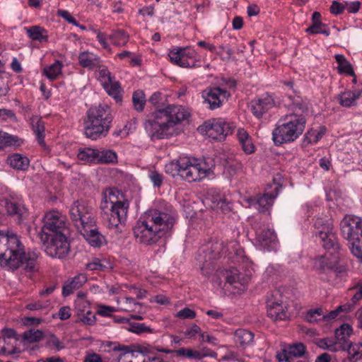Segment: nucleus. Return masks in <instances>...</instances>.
<instances>
[{
	"instance_id": "41",
	"label": "nucleus",
	"mask_w": 362,
	"mask_h": 362,
	"mask_svg": "<svg viewBox=\"0 0 362 362\" xmlns=\"http://www.w3.org/2000/svg\"><path fill=\"white\" fill-rule=\"evenodd\" d=\"M315 344L322 349H327L334 352L339 351L335 341L329 338L317 339Z\"/></svg>"
},
{
	"instance_id": "15",
	"label": "nucleus",
	"mask_w": 362,
	"mask_h": 362,
	"mask_svg": "<svg viewBox=\"0 0 362 362\" xmlns=\"http://www.w3.org/2000/svg\"><path fill=\"white\" fill-rule=\"evenodd\" d=\"M77 229L86 241L93 247H100L105 240V237L99 232L96 226V219L93 223H86Z\"/></svg>"
},
{
	"instance_id": "44",
	"label": "nucleus",
	"mask_w": 362,
	"mask_h": 362,
	"mask_svg": "<svg viewBox=\"0 0 362 362\" xmlns=\"http://www.w3.org/2000/svg\"><path fill=\"white\" fill-rule=\"evenodd\" d=\"M321 15L319 12H314L312 16L313 24L306 29V32L310 34L320 33V29L324 25L320 21Z\"/></svg>"
},
{
	"instance_id": "35",
	"label": "nucleus",
	"mask_w": 362,
	"mask_h": 362,
	"mask_svg": "<svg viewBox=\"0 0 362 362\" xmlns=\"http://www.w3.org/2000/svg\"><path fill=\"white\" fill-rule=\"evenodd\" d=\"M77 156L81 160L87 163H97V158H98V149L91 148L79 149Z\"/></svg>"
},
{
	"instance_id": "14",
	"label": "nucleus",
	"mask_w": 362,
	"mask_h": 362,
	"mask_svg": "<svg viewBox=\"0 0 362 362\" xmlns=\"http://www.w3.org/2000/svg\"><path fill=\"white\" fill-rule=\"evenodd\" d=\"M202 95L204 103L209 104L211 110H215L221 107L222 104L221 97L227 98L230 96V93L219 87H209L202 91Z\"/></svg>"
},
{
	"instance_id": "48",
	"label": "nucleus",
	"mask_w": 362,
	"mask_h": 362,
	"mask_svg": "<svg viewBox=\"0 0 362 362\" xmlns=\"http://www.w3.org/2000/svg\"><path fill=\"white\" fill-rule=\"evenodd\" d=\"M324 134L325 129L320 132L311 129L305 134V140H307L308 143L310 144L317 143Z\"/></svg>"
},
{
	"instance_id": "46",
	"label": "nucleus",
	"mask_w": 362,
	"mask_h": 362,
	"mask_svg": "<svg viewBox=\"0 0 362 362\" xmlns=\"http://www.w3.org/2000/svg\"><path fill=\"white\" fill-rule=\"evenodd\" d=\"M129 327L127 328L129 331L136 333V334H141L144 332H148V333H152L153 329L146 326L143 323H138V322H129Z\"/></svg>"
},
{
	"instance_id": "13",
	"label": "nucleus",
	"mask_w": 362,
	"mask_h": 362,
	"mask_svg": "<svg viewBox=\"0 0 362 362\" xmlns=\"http://www.w3.org/2000/svg\"><path fill=\"white\" fill-rule=\"evenodd\" d=\"M279 291L274 292L267 300L268 316L274 321L284 320L288 318L287 306L282 300Z\"/></svg>"
},
{
	"instance_id": "36",
	"label": "nucleus",
	"mask_w": 362,
	"mask_h": 362,
	"mask_svg": "<svg viewBox=\"0 0 362 362\" xmlns=\"http://www.w3.org/2000/svg\"><path fill=\"white\" fill-rule=\"evenodd\" d=\"M235 342L244 346L252 342L254 334L245 329H239L235 332Z\"/></svg>"
},
{
	"instance_id": "9",
	"label": "nucleus",
	"mask_w": 362,
	"mask_h": 362,
	"mask_svg": "<svg viewBox=\"0 0 362 362\" xmlns=\"http://www.w3.org/2000/svg\"><path fill=\"white\" fill-rule=\"evenodd\" d=\"M233 125L221 119H213L199 126L198 130L204 135L216 141H223L232 134Z\"/></svg>"
},
{
	"instance_id": "3",
	"label": "nucleus",
	"mask_w": 362,
	"mask_h": 362,
	"mask_svg": "<svg viewBox=\"0 0 362 362\" xmlns=\"http://www.w3.org/2000/svg\"><path fill=\"white\" fill-rule=\"evenodd\" d=\"M175 219L165 212L150 210L137 221L133 228L136 240L142 244L152 245L167 235L173 227Z\"/></svg>"
},
{
	"instance_id": "5",
	"label": "nucleus",
	"mask_w": 362,
	"mask_h": 362,
	"mask_svg": "<svg viewBox=\"0 0 362 362\" xmlns=\"http://www.w3.org/2000/svg\"><path fill=\"white\" fill-rule=\"evenodd\" d=\"M112 122V116L107 105L92 107L88 110L87 119L84 121V134L93 140L105 136Z\"/></svg>"
},
{
	"instance_id": "31",
	"label": "nucleus",
	"mask_w": 362,
	"mask_h": 362,
	"mask_svg": "<svg viewBox=\"0 0 362 362\" xmlns=\"http://www.w3.org/2000/svg\"><path fill=\"white\" fill-rule=\"evenodd\" d=\"M185 48L178 49L177 51H170L168 56L170 61L181 67H194V62H187L185 58Z\"/></svg>"
},
{
	"instance_id": "61",
	"label": "nucleus",
	"mask_w": 362,
	"mask_h": 362,
	"mask_svg": "<svg viewBox=\"0 0 362 362\" xmlns=\"http://www.w3.org/2000/svg\"><path fill=\"white\" fill-rule=\"evenodd\" d=\"M200 331V327L196 324H194L190 328L187 329L185 332V335L188 338H191L194 337L196 334L199 333Z\"/></svg>"
},
{
	"instance_id": "2",
	"label": "nucleus",
	"mask_w": 362,
	"mask_h": 362,
	"mask_svg": "<svg viewBox=\"0 0 362 362\" xmlns=\"http://www.w3.org/2000/svg\"><path fill=\"white\" fill-rule=\"evenodd\" d=\"M160 92H156L150 97L148 101L157 108V110L152 114L153 119H149L145 122V128L151 136L157 139L168 136L170 127H174L189 117V114L182 106L168 105L163 108V104L160 105Z\"/></svg>"
},
{
	"instance_id": "22",
	"label": "nucleus",
	"mask_w": 362,
	"mask_h": 362,
	"mask_svg": "<svg viewBox=\"0 0 362 362\" xmlns=\"http://www.w3.org/2000/svg\"><path fill=\"white\" fill-rule=\"evenodd\" d=\"M0 204L5 208L8 215L16 216L18 222L22 221L23 216L26 212V209L23 205L7 199L1 200Z\"/></svg>"
},
{
	"instance_id": "37",
	"label": "nucleus",
	"mask_w": 362,
	"mask_h": 362,
	"mask_svg": "<svg viewBox=\"0 0 362 362\" xmlns=\"http://www.w3.org/2000/svg\"><path fill=\"white\" fill-rule=\"evenodd\" d=\"M314 267L319 274H331L333 262H329L325 257L321 256L315 261Z\"/></svg>"
},
{
	"instance_id": "8",
	"label": "nucleus",
	"mask_w": 362,
	"mask_h": 362,
	"mask_svg": "<svg viewBox=\"0 0 362 362\" xmlns=\"http://www.w3.org/2000/svg\"><path fill=\"white\" fill-rule=\"evenodd\" d=\"M305 127L304 117H295L294 119L275 128L272 132V139L275 145L295 141L302 134Z\"/></svg>"
},
{
	"instance_id": "51",
	"label": "nucleus",
	"mask_w": 362,
	"mask_h": 362,
	"mask_svg": "<svg viewBox=\"0 0 362 362\" xmlns=\"http://www.w3.org/2000/svg\"><path fill=\"white\" fill-rule=\"evenodd\" d=\"M96 320V317L94 315H93L92 312L87 311L86 314L85 315H83L82 317H78L77 321H80L83 322L85 325H92L95 323Z\"/></svg>"
},
{
	"instance_id": "60",
	"label": "nucleus",
	"mask_w": 362,
	"mask_h": 362,
	"mask_svg": "<svg viewBox=\"0 0 362 362\" xmlns=\"http://www.w3.org/2000/svg\"><path fill=\"white\" fill-rule=\"evenodd\" d=\"M237 136L240 144L246 140L251 139L248 133L244 129H239L238 130Z\"/></svg>"
},
{
	"instance_id": "40",
	"label": "nucleus",
	"mask_w": 362,
	"mask_h": 362,
	"mask_svg": "<svg viewBox=\"0 0 362 362\" xmlns=\"http://www.w3.org/2000/svg\"><path fill=\"white\" fill-rule=\"evenodd\" d=\"M62 64L59 61H57L50 66L45 68L43 71L44 74L50 80L53 81L57 78L61 73Z\"/></svg>"
},
{
	"instance_id": "7",
	"label": "nucleus",
	"mask_w": 362,
	"mask_h": 362,
	"mask_svg": "<svg viewBox=\"0 0 362 362\" xmlns=\"http://www.w3.org/2000/svg\"><path fill=\"white\" fill-rule=\"evenodd\" d=\"M341 235L349 245L355 257L362 262V220L354 216H346L340 223Z\"/></svg>"
},
{
	"instance_id": "26",
	"label": "nucleus",
	"mask_w": 362,
	"mask_h": 362,
	"mask_svg": "<svg viewBox=\"0 0 362 362\" xmlns=\"http://www.w3.org/2000/svg\"><path fill=\"white\" fill-rule=\"evenodd\" d=\"M362 95V90H349L338 95L341 105L349 107L356 104V100Z\"/></svg>"
},
{
	"instance_id": "24",
	"label": "nucleus",
	"mask_w": 362,
	"mask_h": 362,
	"mask_svg": "<svg viewBox=\"0 0 362 362\" xmlns=\"http://www.w3.org/2000/svg\"><path fill=\"white\" fill-rule=\"evenodd\" d=\"M87 281L84 274H78L73 278L70 281L64 284L62 288V295L64 297L69 296L74 291L78 289Z\"/></svg>"
},
{
	"instance_id": "30",
	"label": "nucleus",
	"mask_w": 362,
	"mask_h": 362,
	"mask_svg": "<svg viewBox=\"0 0 362 362\" xmlns=\"http://www.w3.org/2000/svg\"><path fill=\"white\" fill-rule=\"evenodd\" d=\"M25 29L31 40L39 42H48L47 31L44 28L40 25H33Z\"/></svg>"
},
{
	"instance_id": "21",
	"label": "nucleus",
	"mask_w": 362,
	"mask_h": 362,
	"mask_svg": "<svg viewBox=\"0 0 362 362\" xmlns=\"http://www.w3.org/2000/svg\"><path fill=\"white\" fill-rule=\"evenodd\" d=\"M257 241L262 247L272 250L276 245L277 237L274 230L264 229L257 233Z\"/></svg>"
},
{
	"instance_id": "55",
	"label": "nucleus",
	"mask_w": 362,
	"mask_h": 362,
	"mask_svg": "<svg viewBox=\"0 0 362 362\" xmlns=\"http://www.w3.org/2000/svg\"><path fill=\"white\" fill-rule=\"evenodd\" d=\"M242 149L247 154H251L255 151V146L252 142V139L246 140L241 144Z\"/></svg>"
},
{
	"instance_id": "27",
	"label": "nucleus",
	"mask_w": 362,
	"mask_h": 362,
	"mask_svg": "<svg viewBox=\"0 0 362 362\" xmlns=\"http://www.w3.org/2000/svg\"><path fill=\"white\" fill-rule=\"evenodd\" d=\"M347 358L343 362H357L362 359V342L349 343L346 347Z\"/></svg>"
},
{
	"instance_id": "57",
	"label": "nucleus",
	"mask_w": 362,
	"mask_h": 362,
	"mask_svg": "<svg viewBox=\"0 0 362 362\" xmlns=\"http://www.w3.org/2000/svg\"><path fill=\"white\" fill-rule=\"evenodd\" d=\"M276 358L279 362H291V356L287 351V347L284 348L281 353L277 354Z\"/></svg>"
},
{
	"instance_id": "34",
	"label": "nucleus",
	"mask_w": 362,
	"mask_h": 362,
	"mask_svg": "<svg viewBox=\"0 0 362 362\" xmlns=\"http://www.w3.org/2000/svg\"><path fill=\"white\" fill-rule=\"evenodd\" d=\"M103 86L108 95L112 96L116 102H121V87L118 82H113L112 77L109 76L108 82H105Z\"/></svg>"
},
{
	"instance_id": "58",
	"label": "nucleus",
	"mask_w": 362,
	"mask_h": 362,
	"mask_svg": "<svg viewBox=\"0 0 362 362\" xmlns=\"http://www.w3.org/2000/svg\"><path fill=\"white\" fill-rule=\"evenodd\" d=\"M151 181L153 182V185L156 187H160L163 182V176L160 173L156 171H153L151 173L150 175Z\"/></svg>"
},
{
	"instance_id": "28",
	"label": "nucleus",
	"mask_w": 362,
	"mask_h": 362,
	"mask_svg": "<svg viewBox=\"0 0 362 362\" xmlns=\"http://www.w3.org/2000/svg\"><path fill=\"white\" fill-rule=\"evenodd\" d=\"M275 197L276 195H274L273 194H264L262 196H259L257 198L251 199L250 203L252 205H257L258 211L262 213L268 210V209L272 205Z\"/></svg>"
},
{
	"instance_id": "38",
	"label": "nucleus",
	"mask_w": 362,
	"mask_h": 362,
	"mask_svg": "<svg viewBox=\"0 0 362 362\" xmlns=\"http://www.w3.org/2000/svg\"><path fill=\"white\" fill-rule=\"evenodd\" d=\"M117 161V156L115 152L111 150H98V158L97 163H115Z\"/></svg>"
},
{
	"instance_id": "39",
	"label": "nucleus",
	"mask_w": 362,
	"mask_h": 362,
	"mask_svg": "<svg viewBox=\"0 0 362 362\" xmlns=\"http://www.w3.org/2000/svg\"><path fill=\"white\" fill-rule=\"evenodd\" d=\"M145 94L141 90L134 92L132 95V102L136 111L141 112L146 104Z\"/></svg>"
},
{
	"instance_id": "32",
	"label": "nucleus",
	"mask_w": 362,
	"mask_h": 362,
	"mask_svg": "<svg viewBox=\"0 0 362 362\" xmlns=\"http://www.w3.org/2000/svg\"><path fill=\"white\" fill-rule=\"evenodd\" d=\"M78 59L80 65L86 68L93 69L100 64V59L89 52L81 53Z\"/></svg>"
},
{
	"instance_id": "50",
	"label": "nucleus",
	"mask_w": 362,
	"mask_h": 362,
	"mask_svg": "<svg viewBox=\"0 0 362 362\" xmlns=\"http://www.w3.org/2000/svg\"><path fill=\"white\" fill-rule=\"evenodd\" d=\"M176 317L180 319H194L196 317V313L188 308H185L177 313Z\"/></svg>"
},
{
	"instance_id": "53",
	"label": "nucleus",
	"mask_w": 362,
	"mask_h": 362,
	"mask_svg": "<svg viewBox=\"0 0 362 362\" xmlns=\"http://www.w3.org/2000/svg\"><path fill=\"white\" fill-rule=\"evenodd\" d=\"M57 15L64 18L69 23H71L76 26L78 25V23L76 21V20L67 11L58 10Z\"/></svg>"
},
{
	"instance_id": "42",
	"label": "nucleus",
	"mask_w": 362,
	"mask_h": 362,
	"mask_svg": "<svg viewBox=\"0 0 362 362\" xmlns=\"http://www.w3.org/2000/svg\"><path fill=\"white\" fill-rule=\"evenodd\" d=\"M109 38L115 45L124 46L128 42L129 35L122 30H117L114 32L113 34L110 35Z\"/></svg>"
},
{
	"instance_id": "18",
	"label": "nucleus",
	"mask_w": 362,
	"mask_h": 362,
	"mask_svg": "<svg viewBox=\"0 0 362 362\" xmlns=\"http://www.w3.org/2000/svg\"><path fill=\"white\" fill-rule=\"evenodd\" d=\"M220 274L225 278L226 284L233 286L238 290H244L249 279L248 277L240 274L236 268L221 271Z\"/></svg>"
},
{
	"instance_id": "59",
	"label": "nucleus",
	"mask_w": 362,
	"mask_h": 362,
	"mask_svg": "<svg viewBox=\"0 0 362 362\" xmlns=\"http://www.w3.org/2000/svg\"><path fill=\"white\" fill-rule=\"evenodd\" d=\"M71 309L69 306L62 307L59 310V317L60 320H65L71 317Z\"/></svg>"
},
{
	"instance_id": "12",
	"label": "nucleus",
	"mask_w": 362,
	"mask_h": 362,
	"mask_svg": "<svg viewBox=\"0 0 362 362\" xmlns=\"http://www.w3.org/2000/svg\"><path fill=\"white\" fill-rule=\"evenodd\" d=\"M314 228L315 233L320 238L325 249L334 250L339 249L337 238L332 233V225L330 223L325 222L322 218H317L315 221Z\"/></svg>"
},
{
	"instance_id": "49",
	"label": "nucleus",
	"mask_w": 362,
	"mask_h": 362,
	"mask_svg": "<svg viewBox=\"0 0 362 362\" xmlns=\"http://www.w3.org/2000/svg\"><path fill=\"white\" fill-rule=\"evenodd\" d=\"M321 315H323V311L322 308H319L308 310L305 319L308 322L313 323L317 322V317H320Z\"/></svg>"
},
{
	"instance_id": "62",
	"label": "nucleus",
	"mask_w": 362,
	"mask_h": 362,
	"mask_svg": "<svg viewBox=\"0 0 362 362\" xmlns=\"http://www.w3.org/2000/svg\"><path fill=\"white\" fill-rule=\"evenodd\" d=\"M200 354V359H202L204 357H211V358H216L217 357V353L208 349V348H203L201 351H199Z\"/></svg>"
},
{
	"instance_id": "19",
	"label": "nucleus",
	"mask_w": 362,
	"mask_h": 362,
	"mask_svg": "<svg viewBox=\"0 0 362 362\" xmlns=\"http://www.w3.org/2000/svg\"><path fill=\"white\" fill-rule=\"evenodd\" d=\"M273 98L266 95L262 98L253 100L251 103V110L252 114L257 118L261 117L264 113L268 111L274 105Z\"/></svg>"
},
{
	"instance_id": "6",
	"label": "nucleus",
	"mask_w": 362,
	"mask_h": 362,
	"mask_svg": "<svg viewBox=\"0 0 362 362\" xmlns=\"http://www.w3.org/2000/svg\"><path fill=\"white\" fill-rule=\"evenodd\" d=\"M209 170V168L203 167L202 163H192L189 158H186L173 160L165 166L166 173L173 177L179 175L189 182L205 177Z\"/></svg>"
},
{
	"instance_id": "23",
	"label": "nucleus",
	"mask_w": 362,
	"mask_h": 362,
	"mask_svg": "<svg viewBox=\"0 0 362 362\" xmlns=\"http://www.w3.org/2000/svg\"><path fill=\"white\" fill-rule=\"evenodd\" d=\"M107 346L113 351H120L117 356V362H132L131 358L134 356V351L130 346L126 345L116 344L113 342H107Z\"/></svg>"
},
{
	"instance_id": "52",
	"label": "nucleus",
	"mask_w": 362,
	"mask_h": 362,
	"mask_svg": "<svg viewBox=\"0 0 362 362\" xmlns=\"http://www.w3.org/2000/svg\"><path fill=\"white\" fill-rule=\"evenodd\" d=\"M344 10L345 6L342 4L337 1H332V5L329 8L330 12L334 15L341 14L344 11Z\"/></svg>"
},
{
	"instance_id": "1",
	"label": "nucleus",
	"mask_w": 362,
	"mask_h": 362,
	"mask_svg": "<svg viewBox=\"0 0 362 362\" xmlns=\"http://www.w3.org/2000/svg\"><path fill=\"white\" fill-rule=\"evenodd\" d=\"M40 253L25 252L24 245L12 230H0V264L13 270L23 267L26 272L38 271L37 259Z\"/></svg>"
},
{
	"instance_id": "33",
	"label": "nucleus",
	"mask_w": 362,
	"mask_h": 362,
	"mask_svg": "<svg viewBox=\"0 0 362 362\" xmlns=\"http://www.w3.org/2000/svg\"><path fill=\"white\" fill-rule=\"evenodd\" d=\"M337 63L338 64V72L340 74H347L351 76H355V73L353 70L351 63L342 54H336L334 56Z\"/></svg>"
},
{
	"instance_id": "4",
	"label": "nucleus",
	"mask_w": 362,
	"mask_h": 362,
	"mask_svg": "<svg viewBox=\"0 0 362 362\" xmlns=\"http://www.w3.org/2000/svg\"><path fill=\"white\" fill-rule=\"evenodd\" d=\"M45 218V223L39 233L41 242L45 247V252L52 257L64 258L70 249L65 222L54 212L47 213Z\"/></svg>"
},
{
	"instance_id": "47",
	"label": "nucleus",
	"mask_w": 362,
	"mask_h": 362,
	"mask_svg": "<svg viewBox=\"0 0 362 362\" xmlns=\"http://www.w3.org/2000/svg\"><path fill=\"white\" fill-rule=\"evenodd\" d=\"M177 355L185 356L189 358L200 359V354L199 351L192 350L191 349L181 348L175 350Z\"/></svg>"
},
{
	"instance_id": "64",
	"label": "nucleus",
	"mask_w": 362,
	"mask_h": 362,
	"mask_svg": "<svg viewBox=\"0 0 362 362\" xmlns=\"http://www.w3.org/2000/svg\"><path fill=\"white\" fill-rule=\"evenodd\" d=\"M42 320L41 318H37L33 317H27L23 319V323L25 325H37L41 323Z\"/></svg>"
},
{
	"instance_id": "20",
	"label": "nucleus",
	"mask_w": 362,
	"mask_h": 362,
	"mask_svg": "<svg viewBox=\"0 0 362 362\" xmlns=\"http://www.w3.org/2000/svg\"><path fill=\"white\" fill-rule=\"evenodd\" d=\"M352 327L349 324L344 323L335 329V343L339 349L345 351L346 346L351 343L349 338L352 334Z\"/></svg>"
},
{
	"instance_id": "63",
	"label": "nucleus",
	"mask_w": 362,
	"mask_h": 362,
	"mask_svg": "<svg viewBox=\"0 0 362 362\" xmlns=\"http://www.w3.org/2000/svg\"><path fill=\"white\" fill-rule=\"evenodd\" d=\"M47 307L46 303H43L40 301L29 303L26 305V308L30 310H42Z\"/></svg>"
},
{
	"instance_id": "43",
	"label": "nucleus",
	"mask_w": 362,
	"mask_h": 362,
	"mask_svg": "<svg viewBox=\"0 0 362 362\" xmlns=\"http://www.w3.org/2000/svg\"><path fill=\"white\" fill-rule=\"evenodd\" d=\"M287 351L292 357H302L306 351V347L303 343L289 344L287 346Z\"/></svg>"
},
{
	"instance_id": "11",
	"label": "nucleus",
	"mask_w": 362,
	"mask_h": 362,
	"mask_svg": "<svg viewBox=\"0 0 362 362\" xmlns=\"http://www.w3.org/2000/svg\"><path fill=\"white\" fill-rule=\"evenodd\" d=\"M69 215L77 228L88 223H93L96 219L93 213V208L82 200L74 202L70 208Z\"/></svg>"
},
{
	"instance_id": "16",
	"label": "nucleus",
	"mask_w": 362,
	"mask_h": 362,
	"mask_svg": "<svg viewBox=\"0 0 362 362\" xmlns=\"http://www.w3.org/2000/svg\"><path fill=\"white\" fill-rule=\"evenodd\" d=\"M222 251L221 244L218 243L212 244L210 248L207 247L202 250V252L206 254L203 257L204 259H200V262H202L201 270L204 275H209L211 271L213 270V260L218 258Z\"/></svg>"
},
{
	"instance_id": "45",
	"label": "nucleus",
	"mask_w": 362,
	"mask_h": 362,
	"mask_svg": "<svg viewBox=\"0 0 362 362\" xmlns=\"http://www.w3.org/2000/svg\"><path fill=\"white\" fill-rule=\"evenodd\" d=\"M43 337V332L39 329H30L25 332L23 334V339L30 343L37 342Z\"/></svg>"
},
{
	"instance_id": "25",
	"label": "nucleus",
	"mask_w": 362,
	"mask_h": 362,
	"mask_svg": "<svg viewBox=\"0 0 362 362\" xmlns=\"http://www.w3.org/2000/svg\"><path fill=\"white\" fill-rule=\"evenodd\" d=\"M6 163L15 170H25L29 166L30 160L22 154L14 153L7 158Z\"/></svg>"
},
{
	"instance_id": "10",
	"label": "nucleus",
	"mask_w": 362,
	"mask_h": 362,
	"mask_svg": "<svg viewBox=\"0 0 362 362\" xmlns=\"http://www.w3.org/2000/svg\"><path fill=\"white\" fill-rule=\"evenodd\" d=\"M109 199L110 214L108 218V227L117 229L119 224H122L126 220L129 202L127 200H117L114 193H110Z\"/></svg>"
},
{
	"instance_id": "56",
	"label": "nucleus",
	"mask_w": 362,
	"mask_h": 362,
	"mask_svg": "<svg viewBox=\"0 0 362 362\" xmlns=\"http://www.w3.org/2000/svg\"><path fill=\"white\" fill-rule=\"evenodd\" d=\"M115 310V308L107 305H100L97 314L101 316H110V313Z\"/></svg>"
},
{
	"instance_id": "17",
	"label": "nucleus",
	"mask_w": 362,
	"mask_h": 362,
	"mask_svg": "<svg viewBox=\"0 0 362 362\" xmlns=\"http://www.w3.org/2000/svg\"><path fill=\"white\" fill-rule=\"evenodd\" d=\"M220 274L225 278L226 284L233 286L238 290H244L249 279L248 277L240 274L236 268L221 271Z\"/></svg>"
},
{
	"instance_id": "54",
	"label": "nucleus",
	"mask_w": 362,
	"mask_h": 362,
	"mask_svg": "<svg viewBox=\"0 0 362 362\" xmlns=\"http://www.w3.org/2000/svg\"><path fill=\"white\" fill-rule=\"evenodd\" d=\"M217 206L223 213H227L231 211V203L228 202L226 199H220L217 203Z\"/></svg>"
},
{
	"instance_id": "29",
	"label": "nucleus",
	"mask_w": 362,
	"mask_h": 362,
	"mask_svg": "<svg viewBox=\"0 0 362 362\" xmlns=\"http://www.w3.org/2000/svg\"><path fill=\"white\" fill-rule=\"evenodd\" d=\"M30 124L33 132H35L38 143L45 145V123L41 117L33 116L30 118Z\"/></svg>"
}]
</instances>
